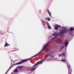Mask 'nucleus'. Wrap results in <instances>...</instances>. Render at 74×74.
Masks as SVG:
<instances>
[{
    "mask_svg": "<svg viewBox=\"0 0 74 74\" xmlns=\"http://www.w3.org/2000/svg\"><path fill=\"white\" fill-rule=\"evenodd\" d=\"M61 28L62 29L60 30L59 33L58 34L57 32H55L51 36V37H52V40H55L56 38V37H54L53 36L57 37V36H58V35L60 37H64V33H67L68 32V30L66 27H62Z\"/></svg>",
    "mask_w": 74,
    "mask_h": 74,
    "instance_id": "1",
    "label": "nucleus"
},
{
    "mask_svg": "<svg viewBox=\"0 0 74 74\" xmlns=\"http://www.w3.org/2000/svg\"><path fill=\"white\" fill-rule=\"evenodd\" d=\"M50 42H48L47 43V44L44 46L43 49H42V51H41L40 52L38 53L37 54L35 55L34 56L31 57L30 58L28 59V60L29 59V60H30L31 59H32V58H34V57H36V56H39V55H40V54H41V52H42V51L44 50L46 48H47V47L48 45H49L50 44Z\"/></svg>",
    "mask_w": 74,
    "mask_h": 74,
    "instance_id": "2",
    "label": "nucleus"
},
{
    "mask_svg": "<svg viewBox=\"0 0 74 74\" xmlns=\"http://www.w3.org/2000/svg\"><path fill=\"white\" fill-rule=\"evenodd\" d=\"M49 55H50V53H49L47 54L44 57V58L42 60H41L40 61L37 62L34 65V66H33V67H34L36 66H37V65H38V64H39L40 63V64H41L42 63V62H43L44 60L47 59V57H49Z\"/></svg>",
    "mask_w": 74,
    "mask_h": 74,
    "instance_id": "3",
    "label": "nucleus"
},
{
    "mask_svg": "<svg viewBox=\"0 0 74 74\" xmlns=\"http://www.w3.org/2000/svg\"><path fill=\"white\" fill-rule=\"evenodd\" d=\"M65 27H66L67 29H68V32H69V34H70V35H71V36H74V32L73 31V30H74V28L73 27H70L69 29H67V28Z\"/></svg>",
    "mask_w": 74,
    "mask_h": 74,
    "instance_id": "4",
    "label": "nucleus"
},
{
    "mask_svg": "<svg viewBox=\"0 0 74 74\" xmlns=\"http://www.w3.org/2000/svg\"><path fill=\"white\" fill-rule=\"evenodd\" d=\"M29 60V59L28 60V59L23 60H22L21 62H20L18 63H16L14 64V65H18L19 64H22V63H24V62H27V61H28V60Z\"/></svg>",
    "mask_w": 74,
    "mask_h": 74,
    "instance_id": "5",
    "label": "nucleus"
},
{
    "mask_svg": "<svg viewBox=\"0 0 74 74\" xmlns=\"http://www.w3.org/2000/svg\"><path fill=\"white\" fill-rule=\"evenodd\" d=\"M67 67L68 70V74H71L70 72L72 71V69L71 67V66H70V64L67 65Z\"/></svg>",
    "mask_w": 74,
    "mask_h": 74,
    "instance_id": "6",
    "label": "nucleus"
},
{
    "mask_svg": "<svg viewBox=\"0 0 74 74\" xmlns=\"http://www.w3.org/2000/svg\"><path fill=\"white\" fill-rule=\"evenodd\" d=\"M37 67H38V66H37L36 67L32 69V67H29L28 68H27L26 69V70L28 71H33V70H35V69H36Z\"/></svg>",
    "mask_w": 74,
    "mask_h": 74,
    "instance_id": "7",
    "label": "nucleus"
},
{
    "mask_svg": "<svg viewBox=\"0 0 74 74\" xmlns=\"http://www.w3.org/2000/svg\"><path fill=\"white\" fill-rule=\"evenodd\" d=\"M56 42L57 44H63V41L60 39H56Z\"/></svg>",
    "mask_w": 74,
    "mask_h": 74,
    "instance_id": "8",
    "label": "nucleus"
},
{
    "mask_svg": "<svg viewBox=\"0 0 74 74\" xmlns=\"http://www.w3.org/2000/svg\"><path fill=\"white\" fill-rule=\"evenodd\" d=\"M46 23L48 29H51V27L50 25L49 24V23H48V22H46Z\"/></svg>",
    "mask_w": 74,
    "mask_h": 74,
    "instance_id": "9",
    "label": "nucleus"
},
{
    "mask_svg": "<svg viewBox=\"0 0 74 74\" xmlns=\"http://www.w3.org/2000/svg\"><path fill=\"white\" fill-rule=\"evenodd\" d=\"M68 44H69V41L67 40V42H65V45H64V46L66 47H67Z\"/></svg>",
    "mask_w": 74,
    "mask_h": 74,
    "instance_id": "10",
    "label": "nucleus"
},
{
    "mask_svg": "<svg viewBox=\"0 0 74 74\" xmlns=\"http://www.w3.org/2000/svg\"><path fill=\"white\" fill-rule=\"evenodd\" d=\"M8 45H10L7 43V41H6V43L5 45V47H7L8 46Z\"/></svg>",
    "mask_w": 74,
    "mask_h": 74,
    "instance_id": "11",
    "label": "nucleus"
},
{
    "mask_svg": "<svg viewBox=\"0 0 74 74\" xmlns=\"http://www.w3.org/2000/svg\"><path fill=\"white\" fill-rule=\"evenodd\" d=\"M64 47H65V46H63L60 48V51H61L62 50V49H63V48H64Z\"/></svg>",
    "mask_w": 74,
    "mask_h": 74,
    "instance_id": "12",
    "label": "nucleus"
},
{
    "mask_svg": "<svg viewBox=\"0 0 74 74\" xmlns=\"http://www.w3.org/2000/svg\"><path fill=\"white\" fill-rule=\"evenodd\" d=\"M47 12H48L49 14V15H50V16H51V18H53V17H52V16H51V14H50V11H49V10H48L47 11Z\"/></svg>",
    "mask_w": 74,
    "mask_h": 74,
    "instance_id": "13",
    "label": "nucleus"
},
{
    "mask_svg": "<svg viewBox=\"0 0 74 74\" xmlns=\"http://www.w3.org/2000/svg\"><path fill=\"white\" fill-rule=\"evenodd\" d=\"M62 56H63L64 58H65L66 57V53H62Z\"/></svg>",
    "mask_w": 74,
    "mask_h": 74,
    "instance_id": "14",
    "label": "nucleus"
},
{
    "mask_svg": "<svg viewBox=\"0 0 74 74\" xmlns=\"http://www.w3.org/2000/svg\"><path fill=\"white\" fill-rule=\"evenodd\" d=\"M18 71V70L17 69H15L14 70V73H17Z\"/></svg>",
    "mask_w": 74,
    "mask_h": 74,
    "instance_id": "15",
    "label": "nucleus"
},
{
    "mask_svg": "<svg viewBox=\"0 0 74 74\" xmlns=\"http://www.w3.org/2000/svg\"><path fill=\"white\" fill-rule=\"evenodd\" d=\"M42 21V24H43V25H44L45 26V22L44 21H43L42 20H41Z\"/></svg>",
    "mask_w": 74,
    "mask_h": 74,
    "instance_id": "16",
    "label": "nucleus"
},
{
    "mask_svg": "<svg viewBox=\"0 0 74 74\" xmlns=\"http://www.w3.org/2000/svg\"><path fill=\"white\" fill-rule=\"evenodd\" d=\"M59 61H61L62 62H65V59H62L61 60H59Z\"/></svg>",
    "mask_w": 74,
    "mask_h": 74,
    "instance_id": "17",
    "label": "nucleus"
},
{
    "mask_svg": "<svg viewBox=\"0 0 74 74\" xmlns=\"http://www.w3.org/2000/svg\"><path fill=\"white\" fill-rule=\"evenodd\" d=\"M54 29H55V30H58V27L55 26L54 27Z\"/></svg>",
    "mask_w": 74,
    "mask_h": 74,
    "instance_id": "18",
    "label": "nucleus"
},
{
    "mask_svg": "<svg viewBox=\"0 0 74 74\" xmlns=\"http://www.w3.org/2000/svg\"><path fill=\"white\" fill-rule=\"evenodd\" d=\"M51 21V18L49 17L47 18V21Z\"/></svg>",
    "mask_w": 74,
    "mask_h": 74,
    "instance_id": "19",
    "label": "nucleus"
},
{
    "mask_svg": "<svg viewBox=\"0 0 74 74\" xmlns=\"http://www.w3.org/2000/svg\"><path fill=\"white\" fill-rule=\"evenodd\" d=\"M56 26H57V27H60V25H58V24H56Z\"/></svg>",
    "mask_w": 74,
    "mask_h": 74,
    "instance_id": "20",
    "label": "nucleus"
},
{
    "mask_svg": "<svg viewBox=\"0 0 74 74\" xmlns=\"http://www.w3.org/2000/svg\"><path fill=\"white\" fill-rule=\"evenodd\" d=\"M18 49H17V50H14V51H11L10 52H14V51H18Z\"/></svg>",
    "mask_w": 74,
    "mask_h": 74,
    "instance_id": "21",
    "label": "nucleus"
},
{
    "mask_svg": "<svg viewBox=\"0 0 74 74\" xmlns=\"http://www.w3.org/2000/svg\"><path fill=\"white\" fill-rule=\"evenodd\" d=\"M45 20H47L48 18H47V17L46 18H45Z\"/></svg>",
    "mask_w": 74,
    "mask_h": 74,
    "instance_id": "22",
    "label": "nucleus"
},
{
    "mask_svg": "<svg viewBox=\"0 0 74 74\" xmlns=\"http://www.w3.org/2000/svg\"><path fill=\"white\" fill-rule=\"evenodd\" d=\"M12 67H10L9 69V70H10L11 69V68H12Z\"/></svg>",
    "mask_w": 74,
    "mask_h": 74,
    "instance_id": "23",
    "label": "nucleus"
},
{
    "mask_svg": "<svg viewBox=\"0 0 74 74\" xmlns=\"http://www.w3.org/2000/svg\"><path fill=\"white\" fill-rule=\"evenodd\" d=\"M59 56H60V57L62 56V54H60V55H59Z\"/></svg>",
    "mask_w": 74,
    "mask_h": 74,
    "instance_id": "24",
    "label": "nucleus"
},
{
    "mask_svg": "<svg viewBox=\"0 0 74 74\" xmlns=\"http://www.w3.org/2000/svg\"><path fill=\"white\" fill-rule=\"evenodd\" d=\"M51 52V50H49V52Z\"/></svg>",
    "mask_w": 74,
    "mask_h": 74,
    "instance_id": "25",
    "label": "nucleus"
},
{
    "mask_svg": "<svg viewBox=\"0 0 74 74\" xmlns=\"http://www.w3.org/2000/svg\"><path fill=\"white\" fill-rule=\"evenodd\" d=\"M51 58H52V56L51 55Z\"/></svg>",
    "mask_w": 74,
    "mask_h": 74,
    "instance_id": "26",
    "label": "nucleus"
},
{
    "mask_svg": "<svg viewBox=\"0 0 74 74\" xmlns=\"http://www.w3.org/2000/svg\"><path fill=\"white\" fill-rule=\"evenodd\" d=\"M10 70V69H8V71H9V70Z\"/></svg>",
    "mask_w": 74,
    "mask_h": 74,
    "instance_id": "27",
    "label": "nucleus"
},
{
    "mask_svg": "<svg viewBox=\"0 0 74 74\" xmlns=\"http://www.w3.org/2000/svg\"><path fill=\"white\" fill-rule=\"evenodd\" d=\"M8 73V71H7L5 73L7 74Z\"/></svg>",
    "mask_w": 74,
    "mask_h": 74,
    "instance_id": "28",
    "label": "nucleus"
},
{
    "mask_svg": "<svg viewBox=\"0 0 74 74\" xmlns=\"http://www.w3.org/2000/svg\"><path fill=\"white\" fill-rule=\"evenodd\" d=\"M58 59V58H56V59Z\"/></svg>",
    "mask_w": 74,
    "mask_h": 74,
    "instance_id": "29",
    "label": "nucleus"
},
{
    "mask_svg": "<svg viewBox=\"0 0 74 74\" xmlns=\"http://www.w3.org/2000/svg\"><path fill=\"white\" fill-rule=\"evenodd\" d=\"M5 74H6V73H5Z\"/></svg>",
    "mask_w": 74,
    "mask_h": 74,
    "instance_id": "30",
    "label": "nucleus"
}]
</instances>
